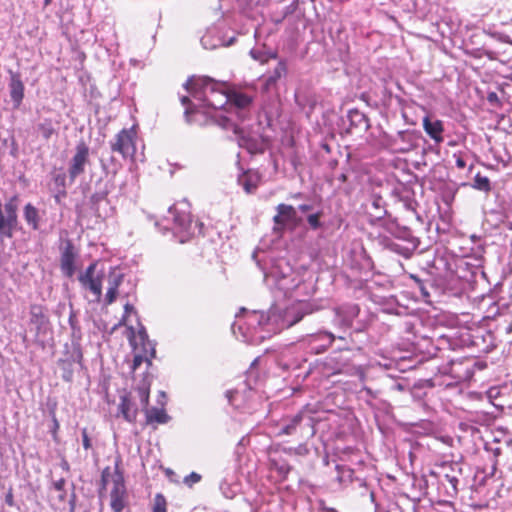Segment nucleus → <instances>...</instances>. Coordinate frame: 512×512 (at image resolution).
Here are the masks:
<instances>
[{"label":"nucleus","instance_id":"nucleus-39","mask_svg":"<svg viewBox=\"0 0 512 512\" xmlns=\"http://www.w3.org/2000/svg\"><path fill=\"white\" fill-rule=\"evenodd\" d=\"M142 362H143V357L141 355H135L134 359H133V364H132L133 370H136L141 365Z\"/></svg>","mask_w":512,"mask_h":512},{"label":"nucleus","instance_id":"nucleus-4","mask_svg":"<svg viewBox=\"0 0 512 512\" xmlns=\"http://www.w3.org/2000/svg\"><path fill=\"white\" fill-rule=\"evenodd\" d=\"M121 460L118 458L115 461V469L112 473L109 467L102 471L101 481L103 486H107L110 481L112 482V489L110 491V507L113 512H122L127 504V491L124 482L123 473L120 470Z\"/></svg>","mask_w":512,"mask_h":512},{"label":"nucleus","instance_id":"nucleus-20","mask_svg":"<svg viewBox=\"0 0 512 512\" xmlns=\"http://www.w3.org/2000/svg\"><path fill=\"white\" fill-rule=\"evenodd\" d=\"M260 177L256 172H246L238 178L239 184L247 193H252L258 186Z\"/></svg>","mask_w":512,"mask_h":512},{"label":"nucleus","instance_id":"nucleus-28","mask_svg":"<svg viewBox=\"0 0 512 512\" xmlns=\"http://www.w3.org/2000/svg\"><path fill=\"white\" fill-rule=\"evenodd\" d=\"M38 131L41 133L43 138L48 140L55 132V129L49 120H45L44 122L38 125Z\"/></svg>","mask_w":512,"mask_h":512},{"label":"nucleus","instance_id":"nucleus-32","mask_svg":"<svg viewBox=\"0 0 512 512\" xmlns=\"http://www.w3.org/2000/svg\"><path fill=\"white\" fill-rule=\"evenodd\" d=\"M320 216L321 213H315L307 217L308 224L312 229L315 230L321 227Z\"/></svg>","mask_w":512,"mask_h":512},{"label":"nucleus","instance_id":"nucleus-42","mask_svg":"<svg viewBox=\"0 0 512 512\" xmlns=\"http://www.w3.org/2000/svg\"><path fill=\"white\" fill-rule=\"evenodd\" d=\"M498 39L504 43H508L512 45V40L508 35L500 34L498 36Z\"/></svg>","mask_w":512,"mask_h":512},{"label":"nucleus","instance_id":"nucleus-35","mask_svg":"<svg viewBox=\"0 0 512 512\" xmlns=\"http://www.w3.org/2000/svg\"><path fill=\"white\" fill-rule=\"evenodd\" d=\"M445 479L450 484L451 493L452 494H456L457 493L458 479L455 476H450V475H445Z\"/></svg>","mask_w":512,"mask_h":512},{"label":"nucleus","instance_id":"nucleus-45","mask_svg":"<svg viewBox=\"0 0 512 512\" xmlns=\"http://www.w3.org/2000/svg\"><path fill=\"white\" fill-rule=\"evenodd\" d=\"M124 309H125V314H128V313L134 311V307L129 303L125 304Z\"/></svg>","mask_w":512,"mask_h":512},{"label":"nucleus","instance_id":"nucleus-43","mask_svg":"<svg viewBox=\"0 0 512 512\" xmlns=\"http://www.w3.org/2000/svg\"><path fill=\"white\" fill-rule=\"evenodd\" d=\"M60 467L62 468L63 471L65 472H69L70 470V465L69 463L65 460V459H62L61 462H60Z\"/></svg>","mask_w":512,"mask_h":512},{"label":"nucleus","instance_id":"nucleus-7","mask_svg":"<svg viewBox=\"0 0 512 512\" xmlns=\"http://www.w3.org/2000/svg\"><path fill=\"white\" fill-rule=\"evenodd\" d=\"M105 277L106 275L103 271H97V262H93L79 275L78 280L84 289L89 290L93 294V301L100 302L102 283Z\"/></svg>","mask_w":512,"mask_h":512},{"label":"nucleus","instance_id":"nucleus-47","mask_svg":"<svg viewBox=\"0 0 512 512\" xmlns=\"http://www.w3.org/2000/svg\"><path fill=\"white\" fill-rule=\"evenodd\" d=\"M201 42H202V45L204 46V48H209L207 45V37L206 36L202 38Z\"/></svg>","mask_w":512,"mask_h":512},{"label":"nucleus","instance_id":"nucleus-36","mask_svg":"<svg viewBox=\"0 0 512 512\" xmlns=\"http://www.w3.org/2000/svg\"><path fill=\"white\" fill-rule=\"evenodd\" d=\"M352 370L350 372L352 375H356L362 382L365 380V371L361 366L354 367Z\"/></svg>","mask_w":512,"mask_h":512},{"label":"nucleus","instance_id":"nucleus-22","mask_svg":"<svg viewBox=\"0 0 512 512\" xmlns=\"http://www.w3.org/2000/svg\"><path fill=\"white\" fill-rule=\"evenodd\" d=\"M303 419V414L298 413L295 416H293L290 420L287 422H284L279 431L278 435H293L297 432V428L300 425L301 421Z\"/></svg>","mask_w":512,"mask_h":512},{"label":"nucleus","instance_id":"nucleus-6","mask_svg":"<svg viewBox=\"0 0 512 512\" xmlns=\"http://www.w3.org/2000/svg\"><path fill=\"white\" fill-rule=\"evenodd\" d=\"M253 97L239 91L229 93V102L225 113L230 116L236 124L244 122L250 117V108L252 105Z\"/></svg>","mask_w":512,"mask_h":512},{"label":"nucleus","instance_id":"nucleus-10","mask_svg":"<svg viewBox=\"0 0 512 512\" xmlns=\"http://www.w3.org/2000/svg\"><path fill=\"white\" fill-rule=\"evenodd\" d=\"M89 162V147L86 145L84 141H81L76 146V152L72 157L68 174L69 178L73 181L80 174L84 173L85 166Z\"/></svg>","mask_w":512,"mask_h":512},{"label":"nucleus","instance_id":"nucleus-13","mask_svg":"<svg viewBox=\"0 0 512 512\" xmlns=\"http://www.w3.org/2000/svg\"><path fill=\"white\" fill-rule=\"evenodd\" d=\"M169 213L172 215L175 230L177 232H183L187 235L195 233L197 224L193 225V221L189 213L178 212L174 206L169 208Z\"/></svg>","mask_w":512,"mask_h":512},{"label":"nucleus","instance_id":"nucleus-9","mask_svg":"<svg viewBox=\"0 0 512 512\" xmlns=\"http://www.w3.org/2000/svg\"><path fill=\"white\" fill-rule=\"evenodd\" d=\"M136 389L137 387H135L131 392L122 395L118 405L119 414H121L125 421L129 423L136 422L138 411L141 407Z\"/></svg>","mask_w":512,"mask_h":512},{"label":"nucleus","instance_id":"nucleus-27","mask_svg":"<svg viewBox=\"0 0 512 512\" xmlns=\"http://www.w3.org/2000/svg\"><path fill=\"white\" fill-rule=\"evenodd\" d=\"M65 484L66 480L64 478L52 481L53 489L58 492L57 499L59 502H64L66 500L67 492L65 490Z\"/></svg>","mask_w":512,"mask_h":512},{"label":"nucleus","instance_id":"nucleus-34","mask_svg":"<svg viewBox=\"0 0 512 512\" xmlns=\"http://www.w3.org/2000/svg\"><path fill=\"white\" fill-rule=\"evenodd\" d=\"M250 55L253 59L260 62H265L268 59V57L265 54H263L260 50L257 49H252L250 51Z\"/></svg>","mask_w":512,"mask_h":512},{"label":"nucleus","instance_id":"nucleus-46","mask_svg":"<svg viewBox=\"0 0 512 512\" xmlns=\"http://www.w3.org/2000/svg\"><path fill=\"white\" fill-rule=\"evenodd\" d=\"M488 100H489L490 102L496 101V100H497V95H496V93H494V92L490 93V94L488 95Z\"/></svg>","mask_w":512,"mask_h":512},{"label":"nucleus","instance_id":"nucleus-25","mask_svg":"<svg viewBox=\"0 0 512 512\" xmlns=\"http://www.w3.org/2000/svg\"><path fill=\"white\" fill-rule=\"evenodd\" d=\"M348 116L351 121V124L364 126V128H368V120L363 113L359 112L358 110H351Z\"/></svg>","mask_w":512,"mask_h":512},{"label":"nucleus","instance_id":"nucleus-3","mask_svg":"<svg viewBox=\"0 0 512 512\" xmlns=\"http://www.w3.org/2000/svg\"><path fill=\"white\" fill-rule=\"evenodd\" d=\"M264 281L276 298H286L300 286L302 278L286 260L280 259L271 265L269 272L265 273Z\"/></svg>","mask_w":512,"mask_h":512},{"label":"nucleus","instance_id":"nucleus-41","mask_svg":"<svg viewBox=\"0 0 512 512\" xmlns=\"http://www.w3.org/2000/svg\"><path fill=\"white\" fill-rule=\"evenodd\" d=\"M456 166L459 168V169H464L466 167V162L465 160L462 158V157H458L456 159Z\"/></svg>","mask_w":512,"mask_h":512},{"label":"nucleus","instance_id":"nucleus-12","mask_svg":"<svg viewBox=\"0 0 512 512\" xmlns=\"http://www.w3.org/2000/svg\"><path fill=\"white\" fill-rule=\"evenodd\" d=\"M364 209L371 222L380 221L387 215L386 203L378 194H372L364 204Z\"/></svg>","mask_w":512,"mask_h":512},{"label":"nucleus","instance_id":"nucleus-31","mask_svg":"<svg viewBox=\"0 0 512 512\" xmlns=\"http://www.w3.org/2000/svg\"><path fill=\"white\" fill-rule=\"evenodd\" d=\"M272 464H273L274 469H276L278 471V473L283 477H286L291 470L290 465L286 462L279 463V462L273 461Z\"/></svg>","mask_w":512,"mask_h":512},{"label":"nucleus","instance_id":"nucleus-17","mask_svg":"<svg viewBox=\"0 0 512 512\" xmlns=\"http://www.w3.org/2000/svg\"><path fill=\"white\" fill-rule=\"evenodd\" d=\"M10 82H9V92L10 97L13 101L14 107L18 108L22 100L24 98V84L21 80L20 74L10 71Z\"/></svg>","mask_w":512,"mask_h":512},{"label":"nucleus","instance_id":"nucleus-38","mask_svg":"<svg viewBox=\"0 0 512 512\" xmlns=\"http://www.w3.org/2000/svg\"><path fill=\"white\" fill-rule=\"evenodd\" d=\"M5 503L10 507H13L15 504L12 488L9 489L8 493L5 496Z\"/></svg>","mask_w":512,"mask_h":512},{"label":"nucleus","instance_id":"nucleus-16","mask_svg":"<svg viewBox=\"0 0 512 512\" xmlns=\"http://www.w3.org/2000/svg\"><path fill=\"white\" fill-rule=\"evenodd\" d=\"M105 278L107 279L108 287L104 301L106 305H110L117 298L118 288L123 282L124 275L116 268H111Z\"/></svg>","mask_w":512,"mask_h":512},{"label":"nucleus","instance_id":"nucleus-51","mask_svg":"<svg viewBox=\"0 0 512 512\" xmlns=\"http://www.w3.org/2000/svg\"><path fill=\"white\" fill-rule=\"evenodd\" d=\"M105 194H102L101 196L95 195L94 197H97V199L104 198Z\"/></svg>","mask_w":512,"mask_h":512},{"label":"nucleus","instance_id":"nucleus-19","mask_svg":"<svg viewBox=\"0 0 512 512\" xmlns=\"http://www.w3.org/2000/svg\"><path fill=\"white\" fill-rule=\"evenodd\" d=\"M423 128L425 132L436 142L443 141L442 133L444 131L443 123L440 120L431 121L429 117L423 119Z\"/></svg>","mask_w":512,"mask_h":512},{"label":"nucleus","instance_id":"nucleus-14","mask_svg":"<svg viewBox=\"0 0 512 512\" xmlns=\"http://www.w3.org/2000/svg\"><path fill=\"white\" fill-rule=\"evenodd\" d=\"M334 340L335 336L327 331H320L318 333L311 334L306 338L308 345L311 347V351L315 354H320L326 351Z\"/></svg>","mask_w":512,"mask_h":512},{"label":"nucleus","instance_id":"nucleus-29","mask_svg":"<svg viewBox=\"0 0 512 512\" xmlns=\"http://www.w3.org/2000/svg\"><path fill=\"white\" fill-rule=\"evenodd\" d=\"M3 212H4L5 216L11 217V218L13 217L14 220H17V207H16V204L14 203V199H11L4 205Z\"/></svg>","mask_w":512,"mask_h":512},{"label":"nucleus","instance_id":"nucleus-37","mask_svg":"<svg viewBox=\"0 0 512 512\" xmlns=\"http://www.w3.org/2000/svg\"><path fill=\"white\" fill-rule=\"evenodd\" d=\"M82 443H83V447L88 450L89 448H91V442H90V439L88 437V433H87V430L84 428L82 430Z\"/></svg>","mask_w":512,"mask_h":512},{"label":"nucleus","instance_id":"nucleus-33","mask_svg":"<svg viewBox=\"0 0 512 512\" xmlns=\"http://www.w3.org/2000/svg\"><path fill=\"white\" fill-rule=\"evenodd\" d=\"M200 480L201 476L196 472H192L184 478V483L188 486H192L193 484L198 483Z\"/></svg>","mask_w":512,"mask_h":512},{"label":"nucleus","instance_id":"nucleus-24","mask_svg":"<svg viewBox=\"0 0 512 512\" xmlns=\"http://www.w3.org/2000/svg\"><path fill=\"white\" fill-rule=\"evenodd\" d=\"M30 322L35 325L37 329H40L45 322V316L43 309L39 305H32L30 307Z\"/></svg>","mask_w":512,"mask_h":512},{"label":"nucleus","instance_id":"nucleus-44","mask_svg":"<svg viewBox=\"0 0 512 512\" xmlns=\"http://www.w3.org/2000/svg\"><path fill=\"white\" fill-rule=\"evenodd\" d=\"M311 209H312V206L308 205V204H302V205L299 206V210L301 212H307V211H309Z\"/></svg>","mask_w":512,"mask_h":512},{"label":"nucleus","instance_id":"nucleus-5","mask_svg":"<svg viewBox=\"0 0 512 512\" xmlns=\"http://www.w3.org/2000/svg\"><path fill=\"white\" fill-rule=\"evenodd\" d=\"M140 405L142 410L145 412L146 421L148 424H166L170 420V416L166 413L163 408H148L149 396H150V382L144 379L136 389Z\"/></svg>","mask_w":512,"mask_h":512},{"label":"nucleus","instance_id":"nucleus-8","mask_svg":"<svg viewBox=\"0 0 512 512\" xmlns=\"http://www.w3.org/2000/svg\"><path fill=\"white\" fill-rule=\"evenodd\" d=\"M136 131L134 128L122 129L116 136L114 141L110 143L113 152H118L123 158L133 157L135 154Z\"/></svg>","mask_w":512,"mask_h":512},{"label":"nucleus","instance_id":"nucleus-18","mask_svg":"<svg viewBox=\"0 0 512 512\" xmlns=\"http://www.w3.org/2000/svg\"><path fill=\"white\" fill-rule=\"evenodd\" d=\"M277 214L274 216L273 220L275 224L280 226H285L289 223H292L296 219V210L291 205L279 204L277 206Z\"/></svg>","mask_w":512,"mask_h":512},{"label":"nucleus","instance_id":"nucleus-1","mask_svg":"<svg viewBox=\"0 0 512 512\" xmlns=\"http://www.w3.org/2000/svg\"><path fill=\"white\" fill-rule=\"evenodd\" d=\"M185 89L197 103L191 102L187 96L181 97L185 107V117L188 123H202V116L225 130L241 133L239 124L227 116L225 109L229 102V93L224 82H217L209 77L190 78L184 84Z\"/></svg>","mask_w":512,"mask_h":512},{"label":"nucleus","instance_id":"nucleus-52","mask_svg":"<svg viewBox=\"0 0 512 512\" xmlns=\"http://www.w3.org/2000/svg\"><path fill=\"white\" fill-rule=\"evenodd\" d=\"M343 370L342 369H338L335 373H342Z\"/></svg>","mask_w":512,"mask_h":512},{"label":"nucleus","instance_id":"nucleus-53","mask_svg":"<svg viewBox=\"0 0 512 512\" xmlns=\"http://www.w3.org/2000/svg\"><path fill=\"white\" fill-rule=\"evenodd\" d=\"M397 387L399 390H402V386L400 384Z\"/></svg>","mask_w":512,"mask_h":512},{"label":"nucleus","instance_id":"nucleus-21","mask_svg":"<svg viewBox=\"0 0 512 512\" xmlns=\"http://www.w3.org/2000/svg\"><path fill=\"white\" fill-rule=\"evenodd\" d=\"M24 219L33 230L39 229L40 215L38 209L31 203L25 205L23 210Z\"/></svg>","mask_w":512,"mask_h":512},{"label":"nucleus","instance_id":"nucleus-2","mask_svg":"<svg viewBox=\"0 0 512 512\" xmlns=\"http://www.w3.org/2000/svg\"><path fill=\"white\" fill-rule=\"evenodd\" d=\"M315 310L316 307L312 303L305 301H297L285 309L274 304L267 314L256 310L247 312L242 308L241 312L245 313V322L242 323L241 317L236 315L232 331L237 337L238 331L244 342L260 344L282 329L298 323L305 315Z\"/></svg>","mask_w":512,"mask_h":512},{"label":"nucleus","instance_id":"nucleus-26","mask_svg":"<svg viewBox=\"0 0 512 512\" xmlns=\"http://www.w3.org/2000/svg\"><path fill=\"white\" fill-rule=\"evenodd\" d=\"M472 187L480 191L489 192L491 190L490 180L488 177L478 173L474 178Z\"/></svg>","mask_w":512,"mask_h":512},{"label":"nucleus","instance_id":"nucleus-15","mask_svg":"<svg viewBox=\"0 0 512 512\" xmlns=\"http://www.w3.org/2000/svg\"><path fill=\"white\" fill-rule=\"evenodd\" d=\"M358 314L359 308L356 305H344L335 309L333 322L341 328H349Z\"/></svg>","mask_w":512,"mask_h":512},{"label":"nucleus","instance_id":"nucleus-30","mask_svg":"<svg viewBox=\"0 0 512 512\" xmlns=\"http://www.w3.org/2000/svg\"><path fill=\"white\" fill-rule=\"evenodd\" d=\"M153 512H166V500L162 494L155 496Z\"/></svg>","mask_w":512,"mask_h":512},{"label":"nucleus","instance_id":"nucleus-11","mask_svg":"<svg viewBox=\"0 0 512 512\" xmlns=\"http://www.w3.org/2000/svg\"><path fill=\"white\" fill-rule=\"evenodd\" d=\"M77 253L70 240H66L61 246L60 267L66 277L71 278L75 274V261Z\"/></svg>","mask_w":512,"mask_h":512},{"label":"nucleus","instance_id":"nucleus-50","mask_svg":"<svg viewBox=\"0 0 512 512\" xmlns=\"http://www.w3.org/2000/svg\"><path fill=\"white\" fill-rule=\"evenodd\" d=\"M144 336H146V332H145V331H141V332H140V337L143 339V338H144Z\"/></svg>","mask_w":512,"mask_h":512},{"label":"nucleus","instance_id":"nucleus-23","mask_svg":"<svg viewBox=\"0 0 512 512\" xmlns=\"http://www.w3.org/2000/svg\"><path fill=\"white\" fill-rule=\"evenodd\" d=\"M287 73V67L284 61H280L274 68L271 75L266 79V88L268 89L271 85H274L280 78L285 76Z\"/></svg>","mask_w":512,"mask_h":512},{"label":"nucleus","instance_id":"nucleus-40","mask_svg":"<svg viewBox=\"0 0 512 512\" xmlns=\"http://www.w3.org/2000/svg\"><path fill=\"white\" fill-rule=\"evenodd\" d=\"M69 506H70L69 512H74L75 511V507H76V495H75V493H72L71 496H70Z\"/></svg>","mask_w":512,"mask_h":512},{"label":"nucleus","instance_id":"nucleus-49","mask_svg":"<svg viewBox=\"0 0 512 512\" xmlns=\"http://www.w3.org/2000/svg\"><path fill=\"white\" fill-rule=\"evenodd\" d=\"M52 0H44V6H48Z\"/></svg>","mask_w":512,"mask_h":512},{"label":"nucleus","instance_id":"nucleus-48","mask_svg":"<svg viewBox=\"0 0 512 512\" xmlns=\"http://www.w3.org/2000/svg\"><path fill=\"white\" fill-rule=\"evenodd\" d=\"M223 493H224V495H225L227 498H232V497H233V494H229V493H227V492H225V491H224Z\"/></svg>","mask_w":512,"mask_h":512}]
</instances>
